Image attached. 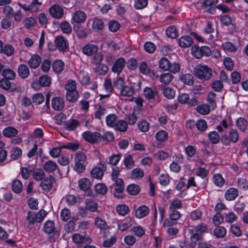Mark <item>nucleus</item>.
<instances>
[{"mask_svg": "<svg viewBox=\"0 0 248 248\" xmlns=\"http://www.w3.org/2000/svg\"><path fill=\"white\" fill-rule=\"evenodd\" d=\"M149 213V208L145 205L140 206L136 211L135 216L138 218H142Z\"/></svg>", "mask_w": 248, "mask_h": 248, "instance_id": "obj_20", "label": "nucleus"}, {"mask_svg": "<svg viewBox=\"0 0 248 248\" xmlns=\"http://www.w3.org/2000/svg\"><path fill=\"white\" fill-rule=\"evenodd\" d=\"M208 137L210 141L213 144H216L220 140L219 134L216 131H212L209 133Z\"/></svg>", "mask_w": 248, "mask_h": 248, "instance_id": "obj_41", "label": "nucleus"}, {"mask_svg": "<svg viewBox=\"0 0 248 248\" xmlns=\"http://www.w3.org/2000/svg\"><path fill=\"white\" fill-rule=\"evenodd\" d=\"M192 43V39L187 35L182 36L178 41L179 45L182 47H190Z\"/></svg>", "mask_w": 248, "mask_h": 248, "instance_id": "obj_18", "label": "nucleus"}, {"mask_svg": "<svg viewBox=\"0 0 248 248\" xmlns=\"http://www.w3.org/2000/svg\"><path fill=\"white\" fill-rule=\"evenodd\" d=\"M138 126L140 131L146 132L149 129L150 124L146 121L143 120L138 123Z\"/></svg>", "mask_w": 248, "mask_h": 248, "instance_id": "obj_54", "label": "nucleus"}, {"mask_svg": "<svg viewBox=\"0 0 248 248\" xmlns=\"http://www.w3.org/2000/svg\"><path fill=\"white\" fill-rule=\"evenodd\" d=\"M119 93L122 96L130 97L134 94V91L133 87L124 85Z\"/></svg>", "mask_w": 248, "mask_h": 248, "instance_id": "obj_22", "label": "nucleus"}, {"mask_svg": "<svg viewBox=\"0 0 248 248\" xmlns=\"http://www.w3.org/2000/svg\"><path fill=\"white\" fill-rule=\"evenodd\" d=\"M75 170H85L86 166L88 164L85 155L83 152H78L75 156Z\"/></svg>", "mask_w": 248, "mask_h": 248, "instance_id": "obj_6", "label": "nucleus"}, {"mask_svg": "<svg viewBox=\"0 0 248 248\" xmlns=\"http://www.w3.org/2000/svg\"><path fill=\"white\" fill-rule=\"evenodd\" d=\"M52 108L55 110L60 111L62 110L64 107L63 99L59 97L53 98L52 100Z\"/></svg>", "mask_w": 248, "mask_h": 248, "instance_id": "obj_13", "label": "nucleus"}, {"mask_svg": "<svg viewBox=\"0 0 248 248\" xmlns=\"http://www.w3.org/2000/svg\"><path fill=\"white\" fill-rule=\"evenodd\" d=\"M86 19V15L85 13L81 11L76 12L72 16V20L77 23H83Z\"/></svg>", "mask_w": 248, "mask_h": 248, "instance_id": "obj_17", "label": "nucleus"}, {"mask_svg": "<svg viewBox=\"0 0 248 248\" xmlns=\"http://www.w3.org/2000/svg\"><path fill=\"white\" fill-rule=\"evenodd\" d=\"M148 5V0H137L135 3V7L137 9H142Z\"/></svg>", "mask_w": 248, "mask_h": 248, "instance_id": "obj_61", "label": "nucleus"}, {"mask_svg": "<svg viewBox=\"0 0 248 248\" xmlns=\"http://www.w3.org/2000/svg\"><path fill=\"white\" fill-rule=\"evenodd\" d=\"M83 139L86 141L93 144L100 141L102 140V135L98 132H91L88 131L82 134Z\"/></svg>", "mask_w": 248, "mask_h": 248, "instance_id": "obj_7", "label": "nucleus"}, {"mask_svg": "<svg viewBox=\"0 0 248 248\" xmlns=\"http://www.w3.org/2000/svg\"><path fill=\"white\" fill-rule=\"evenodd\" d=\"M223 63L225 68L228 70H232L233 67V62L230 57L225 58L223 61Z\"/></svg>", "mask_w": 248, "mask_h": 248, "instance_id": "obj_62", "label": "nucleus"}, {"mask_svg": "<svg viewBox=\"0 0 248 248\" xmlns=\"http://www.w3.org/2000/svg\"><path fill=\"white\" fill-rule=\"evenodd\" d=\"M120 171H112L111 173L112 180L114 184L109 186L113 196L119 199L124 198V185L123 180L118 178Z\"/></svg>", "mask_w": 248, "mask_h": 248, "instance_id": "obj_1", "label": "nucleus"}, {"mask_svg": "<svg viewBox=\"0 0 248 248\" xmlns=\"http://www.w3.org/2000/svg\"><path fill=\"white\" fill-rule=\"evenodd\" d=\"M95 225L97 228L101 230H106L108 228V225L106 222L100 217H97L95 218Z\"/></svg>", "mask_w": 248, "mask_h": 248, "instance_id": "obj_38", "label": "nucleus"}, {"mask_svg": "<svg viewBox=\"0 0 248 248\" xmlns=\"http://www.w3.org/2000/svg\"><path fill=\"white\" fill-rule=\"evenodd\" d=\"M65 89L67 92H69V91H77L76 82L72 79L68 80L65 85Z\"/></svg>", "mask_w": 248, "mask_h": 248, "instance_id": "obj_45", "label": "nucleus"}, {"mask_svg": "<svg viewBox=\"0 0 248 248\" xmlns=\"http://www.w3.org/2000/svg\"><path fill=\"white\" fill-rule=\"evenodd\" d=\"M210 106L207 105H199L196 108L197 111L202 115H206L210 111Z\"/></svg>", "mask_w": 248, "mask_h": 248, "instance_id": "obj_39", "label": "nucleus"}, {"mask_svg": "<svg viewBox=\"0 0 248 248\" xmlns=\"http://www.w3.org/2000/svg\"><path fill=\"white\" fill-rule=\"evenodd\" d=\"M196 77L203 80H209L212 76L211 69L206 65H197L194 70Z\"/></svg>", "mask_w": 248, "mask_h": 248, "instance_id": "obj_2", "label": "nucleus"}, {"mask_svg": "<svg viewBox=\"0 0 248 248\" xmlns=\"http://www.w3.org/2000/svg\"><path fill=\"white\" fill-rule=\"evenodd\" d=\"M116 211L120 215L124 216L128 213L129 209L126 205L120 204L117 206Z\"/></svg>", "mask_w": 248, "mask_h": 248, "instance_id": "obj_37", "label": "nucleus"}, {"mask_svg": "<svg viewBox=\"0 0 248 248\" xmlns=\"http://www.w3.org/2000/svg\"><path fill=\"white\" fill-rule=\"evenodd\" d=\"M93 29L100 31L102 30L104 27L103 21L99 19H94L92 25Z\"/></svg>", "mask_w": 248, "mask_h": 248, "instance_id": "obj_52", "label": "nucleus"}, {"mask_svg": "<svg viewBox=\"0 0 248 248\" xmlns=\"http://www.w3.org/2000/svg\"><path fill=\"white\" fill-rule=\"evenodd\" d=\"M139 68L140 72L143 74L148 75L150 73V69L145 62L140 63Z\"/></svg>", "mask_w": 248, "mask_h": 248, "instance_id": "obj_63", "label": "nucleus"}, {"mask_svg": "<svg viewBox=\"0 0 248 248\" xmlns=\"http://www.w3.org/2000/svg\"><path fill=\"white\" fill-rule=\"evenodd\" d=\"M125 63L124 59L123 58L118 59L114 63L112 67V71L117 73L118 75L123 70Z\"/></svg>", "mask_w": 248, "mask_h": 248, "instance_id": "obj_11", "label": "nucleus"}, {"mask_svg": "<svg viewBox=\"0 0 248 248\" xmlns=\"http://www.w3.org/2000/svg\"><path fill=\"white\" fill-rule=\"evenodd\" d=\"M239 140V134L234 129H232L229 133V136L224 135L220 137V141L225 145H229L231 142L236 143Z\"/></svg>", "mask_w": 248, "mask_h": 248, "instance_id": "obj_5", "label": "nucleus"}, {"mask_svg": "<svg viewBox=\"0 0 248 248\" xmlns=\"http://www.w3.org/2000/svg\"><path fill=\"white\" fill-rule=\"evenodd\" d=\"M238 191L234 188H231L225 192V197L228 201L234 200L238 196Z\"/></svg>", "mask_w": 248, "mask_h": 248, "instance_id": "obj_23", "label": "nucleus"}, {"mask_svg": "<svg viewBox=\"0 0 248 248\" xmlns=\"http://www.w3.org/2000/svg\"><path fill=\"white\" fill-rule=\"evenodd\" d=\"M10 157L13 160L19 158L22 155V150L19 147L13 148L11 152Z\"/></svg>", "mask_w": 248, "mask_h": 248, "instance_id": "obj_33", "label": "nucleus"}, {"mask_svg": "<svg viewBox=\"0 0 248 248\" xmlns=\"http://www.w3.org/2000/svg\"><path fill=\"white\" fill-rule=\"evenodd\" d=\"M195 124L197 128L201 132L205 131L208 127L206 122L202 119L198 120Z\"/></svg>", "mask_w": 248, "mask_h": 248, "instance_id": "obj_44", "label": "nucleus"}, {"mask_svg": "<svg viewBox=\"0 0 248 248\" xmlns=\"http://www.w3.org/2000/svg\"><path fill=\"white\" fill-rule=\"evenodd\" d=\"M159 66L164 71L168 70L170 67V63L166 58H162L159 62Z\"/></svg>", "mask_w": 248, "mask_h": 248, "instance_id": "obj_34", "label": "nucleus"}, {"mask_svg": "<svg viewBox=\"0 0 248 248\" xmlns=\"http://www.w3.org/2000/svg\"><path fill=\"white\" fill-rule=\"evenodd\" d=\"M120 28V24L118 21L112 20L108 24V28L112 32H116Z\"/></svg>", "mask_w": 248, "mask_h": 248, "instance_id": "obj_58", "label": "nucleus"}, {"mask_svg": "<svg viewBox=\"0 0 248 248\" xmlns=\"http://www.w3.org/2000/svg\"><path fill=\"white\" fill-rule=\"evenodd\" d=\"M56 47L59 51H64L68 47V43L62 36L57 37L55 40Z\"/></svg>", "mask_w": 248, "mask_h": 248, "instance_id": "obj_10", "label": "nucleus"}, {"mask_svg": "<svg viewBox=\"0 0 248 248\" xmlns=\"http://www.w3.org/2000/svg\"><path fill=\"white\" fill-rule=\"evenodd\" d=\"M32 100L33 103L36 105L40 104L44 102V96L42 94L38 93L33 95Z\"/></svg>", "mask_w": 248, "mask_h": 248, "instance_id": "obj_59", "label": "nucleus"}, {"mask_svg": "<svg viewBox=\"0 0 248 248\" xmlns=\"http://www.w3.org/2000/svg\"><path fill=\"white\" fill-rule=\"evenodd\" d=\"M25 27L27 29H30L31 27L34 26L36 24L35 19L34 17H29L25 19L24 21Z\"/></svg>", "mask_w": 248, "mask_h": 248, "instance_id": "obj_57", "label": "nucleus"}, {"mask_svg": "<svg viewBox=\"0 0 248 248\" xmlns=\"http://www.w3.org/2000/svg\"><path fill=\"white\" fill-rule=\"evenodd\" d=\"M96 193L101 195H105L108 191L107 186L103 183L97 184L95 186Z\"/></svg>", "mask_w": 248, "mask_h": 248, "instance_id": "obj_46", "label": "nucleus"}, {"mask_svg": "<svg viewBox=\"0 0 248 248\" xmlns=\"http://www.w3.org/2000/svg\"><path fill=\"white\" fill-rule=\"evenodd\" d=\"M85 207L87 210L91 212H95L97 209V204L93 200H87L85 202Z\"/></svg>", "mask_w": 248, "mask_h": 248, "instance_id": "obj_32", "label": "nucleus"}, {"mask_svg": "<svg viewBox=\"0 0 248 248\" xmlns=\"http://www.w3.org/2000/svg\"><path fill=\"white\" fill-rule=\"evenodd\" d=\"M124 85V78L120 77L113 81L114 90H115L117 92H119Z\"/></svg>", "mask_w": 248, "mask_h": 248, "instance_id": "obj_29", "label": "nucleus"}, {"mask_svg": "<svg viewBox=\"0 0 248 248\" xmlns=\"http://www.w3.org/2000/svg\"><path fill=\"white\" fill-rule=\"evenodd\" d=\"M216 94L214 93H210L207 96V100L213 108H216Z\"/></svg>", "mask_w": 248, "mask_h": 248, "instance_id": "obj_55", "label": "nucleus"}, {"mask_svg": "<svg viewBox=\"0 0 248 248\" xmlns=\"http://www.w3.org/2000/svg\"><path fill=\"white\" fill-rule=\"evenodd\" d=\"M78 186L81 190H88L91 186V182L88 179L83 178L78 181Z\"/></svg>", "mask_w": 248, "mask_h": 248, "instance_id": "obj_28", "label": "nucleus"}, {"mask_svg": "<svg viewBox=\"0 0 248 248\" xmlns=\"http://www.w3.org/2000/svg\"><path fill=\"white\" fill-rule=\"evenodd\" d=\"M72 239L75 243L79 246L82 244H89L92 242L91 238L79 233H75L74 234L72 237Z\"/></svg>", "mask_w": 248, "mask_h": 248, "instance_id": "obj_9", "label": "nucleus"}, {"mask_svg": "<svg viewBox=\"0 0 248 248\" xmlns=\"http://www.w3.org/2000/svg\"><path fill=\"white\" fill-rule=\"evenodd\" d=\"M80 125V123L77 120L71 119L65 124V129L68 131L74 130L78 126Z\"/></svg>", "mask_w": 248, "mask_h": 248, "instance_id": "obj_21", "label": "nucleus"}, {"mask_svg": "<svg viewBox=\"0 0 248 248\" xmlns=\"http://www.w3.org/2000/svg\"><path fill=\"white\" fill-rule=\"evenodd\" d=\"M39 82L43 87H48L51 84V78L47 75H43L39 78Z\"/></svg>", "mask_w": 248, "mask_h": 248, "instance_id": "obj_36", "label": "nucleus"}, {"mask_svg": "<svg viewBox=\"0 0 248 248\" xmlns=\"http://www.w3.org/2000/svg\"><path fill=\"white\" fill-rule=\"evenodd\" d=\"M57 168V164L51 160L46 161L44 165L45 170H55Z\"/></svg>", "mask_w": 248, "mask_h": 248, "instance_id": "obj_47", "label": "nucleus"}, {"mask_svg": "<svg viewBox=\"0 0 248 248\" xmlns=\"http://www.w3.org/2000/svg\"><path fill=\"white\" fill-rule=\"evenodd\" d=\"M60 28L61 30L64 33L70 34L72 31L71 26L66 21H62L61 23Z\"/></svg>", "mask_w": 248, "mask_h": 248, "instance_id": "obj_43", "label": "nucleus"}, {"mask_svg": "<svg viewBox=\"0 0 248 248\" xmlns=\"http://www.w3.org/2000/svg\"><path fill=\"white\" fill-rule=\"evenodd\" d=\"M38 19L40 25L44 28L46 27L48 19L46 15L44 13H40L38 16Z\"/></svg>", "mask_w": 248, "mask_h": 248, "instance_id": "obj_56", "label": "nucleus"}, {"mask_svg": "<svg viewBox=\"0 0 248 248\" xmlns=\"http://www.w3.org/2000/svg\"><path fill=\"white\" fill-rule=\"evenodd\" d=\"M114 127L117 131L125 132L127 128V124L124 121L120 120L116 123Z\"/></svg>", "mask_w": 248, "mask_h": 248, "instance_id": "obj_30", "label": "nucleus"}, {"mask_svg": "<svg viewBox=\"0 0 248 248\" xmlns=\"http://www.w3.org/2000/svg\"><path fill=\"white\" fill-rule=\"evenodd\" d=\"M155 138L159 141H164L168 139V135L166 131L160 130L156 134Z\"/></svg>", "mask_w": 248, "mask_h": 248, "instance_id": "obj_53", "label": "nucleus"}, {"mask_svg": "<svg viewBox=\"0 0 248 248\" xmlns=\"http://www.w3.org/2000/svg\"><path fill=\"white\" fill-rule=\"evenodd\" d=\"M97 46L93 44H88L85 46L82 49L83 53L87 56H92L98 51Z\"/></svg>", "mask_w": 248, "mask_h": 248, "instance_id": "obj_15", "label": "nucleus"}, {"mask_svg": "<svg viewBox=\"0 0 248 248\" xmlns=\"http://www.w3.org/2000/svg\"><path fill=\"white\" fill-rule=\"evenodd\" d=\"M70 210L68 208H64L61 211V217L62 220L67 221L71 217Z\"/></svg>", "mask_w": 248, "mask_h": 248, "instance_id": "obj_50", "label": "nucleus"}, {"mask_svg": "<svg viewBox=\"0 0 248 248\" xmlns=\"http://www.w3.org/2000/svg\"><path fill=\"white\" fill-rule=\"evenodd\" d=\"M17 72L19 76L22 78H27L30 74L29 67L24 64H21L18 66Z\"/></svg>", "mask_w": 248, "mask_h": 248, "instance_id": "obj_19", "label": "nucleus"}, {"mask_svg": "<svg viewBox=\"0 0 248 248\" xmlns=\"http://www.w3.org/2000/svg\"><path fill=\"white\" fill-rule=\"evenodd\" d=\"M44 231L46 234L49 235L55 234L57 231L53 221L51 220L46 221L44 225Z\"/></svg>", "mask_w": 248, "mask_h": 248, "instance_id": "obj_12", "label": "nucleus"}, {"mask_svg": "<svg viewBox=\"0 0 248 248\" xmlns=\"http://www.w3.org/2000/svg\"><path fill=\"white\" fill-rule=\"evenodd\" d=\"M191 53L197 59H201L203 56H209L212 54L211 50L207 46L199 47L195 45L191 47Z\"/></svg>", "mask_w": 248, "mask_h": 248, "instance_id": "obj_4", "label": "nucleus"}, {"mask_svg": "<svg viewBox=\"0 0 248 248\" xmlns=\"http://www.w3.org/2000/svg\"><path fill=\"white\" fill-rule=\"evenodd\" d=\"M66 98L67 100L71 102L76 101L78 98V93L77 91H69L66 92Z\"/></svg>", "mask_w": 248, "mask_h": 248, "instance_id": "obj_35", "label": "nucleus"}, {"mask_svg": "<svg viewBox=\"0 0 248 248\" xmlns=\"http://www.w3.org/2000/svg\"><path fill=\"white\" fill-rule=\"evenodd\" d=\"M2 75L7 79L12 80L16 77V73L10 68L3 69L2 71Z\"/></svg>", "mask_w": 248, "mask_h": 248, "instance_id": "obj_25", "label": "nucleus"}, {"mask_svg": "<svg viewBox=\"0 0 248 248\" xmlns=\"http://www.w3.org/2000/svg\"><path fill=\"white\" fill-rule=\"evenodd\" d=\"M47 215L44 210H41L37 214L33 211H29L27 214V219L30 224L41 222Z\"/></svg>", "mask_w": 248, "mask_h": 248, "instance_id": "obj_3", "label": "nucleus"}, {"mask_svg": "<svg viewBox=\"0 0 248 248\" xmlns=\"http://www.w3.org/2000/svg\"><path fill=\"white\" fill-rule=\"evenodd\" d=\"M117 119V116L114 114H111L108 115L106 118L107 125L109 127H114Z\"/></svg>", "mask_w": 248, "mask_h": 248, "instance_id": "obj_40", "label": "nucleus"}, {"mask_svg": "<svg viewBox=\"0 0 248 248\" xmlns=\"http://www.w3.org/2000/svg\"><path fill=\"white\" fill-rule=\"evenodd\" d=\"M180 79L185 84L189 85H192L194 82L193 76L189 74H186L181 76L180 77Z\"/></svg>", "mask_w": 248, "mask_h": 248, "instance_id": "obj_27", "label": "nucleus"}, {"mask_svg": "<svg viewBox=\"0 0 248 248\" xmlns=\"http://www.w3.org/2000/svg\"><path fill=\"white\" fill-rule=\"evenodd\" d=\"M49 13L54 18L61 19L64 15L63 8L59 4L52 5L48 10Z\"/></svg>", "mask_w": 248, "mask_h": 248, "instance_id": "obj_8", "label": "nucleus"}, {"mask_svg": "<svg viewBox=\"0 0 248 248\" xmlns=\"http://www.w3.org/2000/svg\"><path fill=\"white\" fill-rule=\"evenodd\" d=\"M18 133L17 130L13 127L9 126L4 128L3 130V135L8 138L15 137Z\"/></svg>", "mask_w": 248, "mask_h": 248, "instance_id": "obj_24", "label": "nucleus"}, {"mask_svg": "<svg viewBox=\"0 0 248 248\" xmlns=\"http://www.w3.org/2000/svg\"><path fill=\"white\" fill-rule=\"evenodd\" d=\"M124 164L127 169H131L134 166V162L131 155H128L124 160Z\"/></svg>", "mask_w": 248, "mask_h": 248, "instance_id": "obj_64", "label": "nucleus"}, {"mask_svg": "<svg viewBox=\"0 0 248 248\" xmlns=\"http://www.w3.org/2000/svg\"><path fill=\"white\" fill-rule=\"evenodd\" d=\"M214 234L217 238L224 237L226 233L225 228L221 226L217 227L214 230Z\"/></svg>", "mask_w": 248, "mask_h": 248, "instance_id": "obj_42", "label": "nucleus"}, {"mask_svg": "<svg viewBox=\"0 0 248 248\" xmlns=\"http://www.w3.org/2000/svg\"><path fill=\"white\" fill-rule=\"evenodd\" d=\"M126 190L130 195H136L140 193V189L138 185L131 184L127 187Z\"/></svg>", "mask_w": 248, "mask_h": 248, "instance_id": "obj_31", "label": "nucleus"}, {"mask_svg": "<svg viewBox=\"0 0 248 248\" xmlns=\"http://www.w3.org/2000/svg\"><path fill=\"white\" fill-rule=\"evenodd\" d=\"M0 87L5 90H9L10 92L18 91L16 86H12L9 79H1L0 80Z\"/></svg>", "mask_w": 248, "mask_h": 248, "instance_id": "obj_14", "label": "nucleus"}, {"mask_svg": "<svg viewBox=\"0 0 248 248\" xmlns=\"http://www.w3.org/2000/svg\"><path fill=\"white\" fill-rule=\"evenodd\" d=\"M40 186L44 191H49L52 188V182L50 180H45L41 183Z\"/></svg>", "mask_w": 248, "mask_h": 248, "instance_id": "obj_49", "label": "nucleus"}, {"mask_svg": "<svg viewBox=\"0 0 248 248\" xmlns=\"http://www.w3.org/2000/svg\"><path fill=\"white\" fill-rule=\"evenodd\" d=\"M236 125L240 130L244 131L247 127V122L245 119L239 118L237 120Z\"/></svg>", "mask_w": 248, "mask_h": 248, "instance_id": "obj_51", "label": "nucleus"}, {"mask_svg": "<svg viewBox=\"0 0 248 248\" xmlns=\"http://www.w3.org/2000/svg\"><path fill=\"white\" fill-rule=\"evenodd\" d=\"M22 188V184L20 181L18 180H15L13 181L12 184V190L16 193H19L21 192Z\"/></svg>", "mask_w": 248, "mask_h": 248, "instance_id": "obj_48", "label": "nucleus"}, {"mask_svg": "<svg viewBox=\"0 0 248 248\" xmlns=\"http://www.w3.org/2000/svg\"><path fill=\"white\" fill-rule=\"evenodd\" d=\"M144 47L145 51L150 53L154 52L156 49L155 44L150 42H146L144 45Z\"/></svg>", "mask_w": 248, "mask_h": 248, "instance_id": "obj_60", "label": "nucleus"}, {"mask_svg": "<svg viewBox=\"0 0 248 248\" xmlns=\"http://www.w3.org/2000/svg\"><path fill=\"white\" fill-rule=\"evenodd\" d=\"M42 62L41 58L38 55H33L30 59L28 64L31 68H37Z\"/></svg>", "mask_w": 248, "mask_h": 248, "instance_id": "obj_16", "label": "nucleus"}, {"mask_svg": "<svg viewBox=\"0 0 248 248\" xmlns=\"http://www.w3.org/2000/svg\"><path fill=\"white\" fill-rule=\"evenodd\" d=\"M64 63L61 60L55 61L52 64V68L56 73H60L64 69Z\"/></svg>", "mask_w": 248, "mask_h": 248, "instance_id": "obj_26", "label": "nucleus"}]
</instances>
